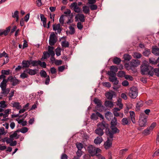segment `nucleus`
Here are the masks:
<instances>
[{
	"mask_svg": "<svg viewBox=\"0 0 159 159\" xmlns=\"http://www.w3.org/2000/svg\"><path fill=\"white\" fill-rule=\"evenodd\" d=\"M121 61L120 59L117 57H115L113 59V62L115 64H119Z\"/></svg>",
	"mask_w": 159,
	"mask_h": 159,
	"instance_id": "e433bc0d",
	"label": "nucleus"
},
{
	"mask_svg": "<svg viewBox=\"0 0 159 159\" xmlns=\"http://www.w3.org/2000/svg\"><path fill=\"white\" fill-rule=\"evenodd\" d=\"M75 18L76 21L79 20L80 22H84L85 21L84 16L83 14H78Z\"/></svg>",
	"mask_w": 159,
	"mask_h": 159,
	"instance_id": "4468645a",
	"label": "nucleus"
},
{
	"mask_svg": "<svg viewBox=\"0 0 159 159\" xmlns=\"http://www.w3.org/2000/svg\"><path fill=\"white\" fill-rule=\"evenodd\" d=\"M22 64L24 67L28 68L29 67L30 65L31 64L28 61H23Z\"/></svg>",
	"mask_w": 159,
	"mask_h": 159,
	"instance_id": "f704fd0d",
	"label": "nucleus"
},
{
	"mask_svg": "<svg viewBox=\"0 0 159 159\" xmlns=\"http://www.w3.org/2000/svg\"><path fill=\"white\" fill-rule=\"evenodd\" d=\"M59 20L60 23L62 25H63L64 23V16L63 15H62L61 16V17L60 18Z\"/></svg>",
	"mask_w": 159,
	"mask_h": 159,
	"instance_id": "680f3d73",
	"label": "nucleus"
},
{
	"mask_svg": "<svg viewBox=\"0 0 159 159\" xmlns=\"http://www.w3.org/2000/svg\"><path fill=\"white\" fill-rule=\"evenodd\" d=\"M98 128L95 130V134L99 136H102L104 134L103 130L105 129L107 130L109 127L108 125L104 121H102L97 125Z\"/></svg>",
	"mask_w": 159,
	"mask_h": 159,
	"instance_id": "f03ea898",
	"label": "nucleus"
},
{
	"mask_svg": "<svg viewBox=\"0 0 159 159\" xmlns=\"http://www.w3.org/2000/svg\"><path fill=\"white\" fill-rule=\"evenodd\" d=\"M148 116L144 113H141L139 116V125L141 127L145 126L147 125Z\"/></svg>",
	"mask_w": 159,
	"mask_h": 159,
	"instance_id": "39448f33",
	"label": "nucleus"
},
{
	"mask_svg": "<svg viewBox=\"0 0 159 159\" xmlns=\"http://www.w3.org/2000/svg\"><path fill=\"white\" fill-rule=\"evenodd\" d=\"M8 115L5 113H3V119H1L2 121H7L8 119V118H7L8 116Z\"/></svg>",
	"mask_w": 159,
	"mask_h": 159,
	"instance_id": "052dcab7",
	"label": "nucleus"
},
{
	"mask_svg": "<svg viewBox=\"0 0 159 159\" xmlns=\"http://www.w3.org/2000/svg\"><path fill=\"white\" fill-rule=\"evenodd\" d=\"M71 7L73 8L74 11L76 13H79L81 11L80 8L77 5L76 2H74L71 4Z\"/></svg>",
	"mask_w": 159,
	"mask_h": 159,
	"instance_id": "ddd939ff",
	"label": "nucleus"
},
{
	"mask_svg": "<svg viewBox=\"0 0 159 159\" xmlns=\"http://www.w3.org/2000/svg\"><path fill=\"white\" fill-rule=\"evenodd\" d=\"M54 48L52 46H48V52L50 54V55L54 56L55 54L53 51Z\"/></svg>",
	"mask_w": 159,
	"mask_h": 159,
	"instance_id": "cd10ccee",
	"label": "nucleus"
},
{
	"mask_svg": "<svg viewBox=\"0 0 159 159\" xmlns=\"http://www.w3.org/2000/svg\"><path fill=\"white\" fill-rule=\"evenodd\" d=\"M83 11L85 14H89L90 12L89 8L87 6H84L83 7Z\"/></svg>",
	"mask_w": 159,
	"mask_h": 159,
	"instance_id": "c756f323",
	"label": "nucleus"
},
{
	"mask_svg": "<svg viewBox=\"0 0 159 159\" xmlns=\"http://www.w3.org/2000/svg\"><path fill=\"white\" fill-rule=\"evenodd\" d=\"M28 129L26 127H24L21 128L20 130V132L23 133H25L27 132Z\"/></svg>",
	"mask_w": 159,
	"mask_h": 159,
	"instance_id": "5fc2aeb1",
	"label": "nucleus"
},
{
	"mask_svg": "<svg viewBox=\"0 0 159 159\" xmlns=\"http://www.w3.org/2000/svg\"><path fill=\"white\" fill-rule=\"evenodd\" d=\"M149 61L150 63L153 65H155L157 64V62L156 60L153 58H149Z\"/></svg>",
	"mask_w": 159,
	"mask_h": 159,
	"instance_id": "603ef678",
	"label": "nucleus"
},
{
	"mask_svg": "<svg viewBox=\"0 0 159 159\" xmlns=\"http://www.w3.org/2000/svg\"><path fill=\"white\" fill-rule=\"evenodd\" d=\"M7 82V80L5 79H3L2 81L0 84V87L1 89L6 88V84Z\"/></svg>",
	"mask_w": 159,
	"mask_h": 159,
	"instance_id": "c85d7f7f",
	"label": "nucleus"
},
{
	"mask_svg": "<svg viewBox=\"0 0 159 159\" xmlns=\"http://www.w3.org/2000/svg\"><path fill=\"white\" fill-rule=\"evenodd\" d=\"M69 29L70 31L69 32V33L70 34H73L75 32V30L74 28L72 26H70L69 27Z\"/></svg>",
	"mask_w": 159,
	"mask_h": 159,
	"instance_id": "79ce46f5",
	"label": "nucleus"
},
{
	"mask_svg": "<svg viewBox=\"0 0 159 159\" xmlns=\"http://www.w3.org/2000/svg\"><path fill=\"white\" fill-rule=\"evenodd\" d=\"M57 40V38L54 32H52L49 37V44L51 46L54 45L55 43L56 42Z\"/></svg>",
	"mask_w": 159,
	"mask_h": 159,
	"instance_id": "1a4fd4ad",
	"label": "nucleus"
},
{
	"mask_svg": "<svg viewBox=\"0 0 159 159\" xmlns=\"http://www.w3.org/2000/svg\"><path fill=\"white\" fill-rule=\"evenodd\" d=\"M40 16L41 21L43 22V26L44 27H47L46 18L43 14H40Z\"/></svg>",
	"mask_w": 159,
	"mask_h": 159,
	"instance_id": "a211bd4d",
	"label": "nucleus"
},
{
	"mask_svg": "<svg viewBox=\"0 0 159 159\" xmlns=\"http://www.w3.org/2000/svg\"><path fill=\"white\" fill-rule=\"evenodd\" d=\"M152 131L151 130H150V129L148 127L147 129H145L143 132V134H144L145 135H148Z\"/></svg>",
	"mask_w": 159,
	"mask_h": 159,
	"instance_id": "de8ad7c7",
	"label": "nucleus"
},
{
	"mask_svg": "<svg viewBox=\"0 0 159 159\" xmlns=\"http://www.w3.org/2000/svg\"><path fill=\"white\" fill-rule=\"evenodd\" d=\"M110 70L108 72L107 74H109V73L111 72H112L113 73H115V74H116V73L118 69L116 66H111Z\"/></svg>",
	"mask_w": 159,
	"mask_h": 159,
	"instance_id": "bb28decb",
	"label": "nucleus"
},
{
	"mask_svg": "<svg viewBox=\"0 0 159 159\" xmlns=\"http://www.w3.org/2000/svg\"><path fill=\"white\" fill-rule=\"evenodd\" d=\"M11 106L13 108H15L16 109L19 110L21 108V106L20 105V103L17 102L12 101L11 103Z\"/></svg>",
	"mask_w": 159,
	"mask_h": 159,
	"instance_id": "f3484780",
	"label": "nucleus"
},
{
	"mask_svg": "<svg viewBox=\"0 0 159 159\" xmlns=\"http://www.w3.org/2000/svg\"><path fill=\"white\" fill-rule=\"evenodd\" d=\"M43 53V56L41 59L42 61H43L44 59H47L49 58L50 55V54L47 51L44 52Z\"/></svg>",
	"mask_w": 159,
	"mask_h": 159,
	"instance_id": "5701e85b",
	"label": "nucleus"
},
{
	"mask_svg": "<svg viewBox=\"0 0 159 159\" xmlns=\"http://www.w3.org/2000/svg\"><path fill=\"white\" fill-rule=\"evenodd\" d=\"M104 104L106 107H112L113 106V103L110 101H106Z\"/></svg>",
	"mask_w": 159,
	"mask_h": 159,
	"instance_id": "7c9ffc66",
	"label": "nucleus"
},
{
	"mask_svg": "<svg viewBox=\"0 0 159 159\" xmlns=\"http://www.w3.org/2000/svg\"><path fill=\"white\" fill-rule=\"evenodd\" d=\"M89 153L92 156H94L95 155L99 156V154H98V153L100 152L101 150L98 148H96L92 145H90L87 148Z\"/></svg>",
	"mask_w": 159,
	"mask_h": 159,
	"instance_id": "7ed1b4c3",
	"label": "nucleus"
},
{
	"mask_svg": "<svg viewBox=\"0 0 159 159\" xmlns=\"http://www.w3.org/2000/svg\"><path fill=\"white\" fill-rule=\"evenodd\" d=\"M25 72H24L23 73H21L20 75V77L22 79H24L25 78H27L28 77V76L25 73Z\"/></svg>",
	"mask_w": 159,
	"mask_h": 159,
	"instance_id": "e2e57ef3",
	"label": "nucleus"
},
{
	"mask_svg": "<svg viewBox=\"0 0 159 159\" xmlns=\"http://www.w3.org/2000/svg\"><path fill=\"white\" fill-rule=\"evenodd\" d=\"M141 72L142 75H149L152 76L153 75V68L149 66L147 63L144 62L140 66Z\"/></svg>",
	"mask_w": 159,
	"mask_h": 159,
	"instance_id": "f257e3e1",
	"label": "nucleus"
},
{
	"mask_svg": "<svg viewBox=\"0 0 159 159\" xmlns=\"http://www.w3.org/2000/svg\"><path fill=\"white\" fill-rule=\"evenodd\" d=\"M121 124L123 125H128L129 124L127 118H124L121 120Z\"/></svg>",
	"mask_w": 159,
	"mask_h": 159,
	"instance_id": "72a5a7b5",
	"label": "nucleus"
},
{
	"mask_svg": "<svg viewBox=\"0 0 159 159\" xmlns=\"http://www.w3.org/2000/svg\"><path fill=\"white\" fill-rule=\"evenodd\" d=\"M19 12L17 11H16L12 15V17L16 18V21H17L19 20Z\"/></svg>",
	"mask_w": 159,
	"mask_h": 159,
	"instance_id": "58836bf2",
	"label": "nucleus"
},
{
	"mask_svg": "<svg viewBox=\"0 0 159 159\" xmlns=\"http://www.w3.org/2000/svg\"><path fill=\"white\" fill-rule=\"evenodd\" d=\"M11 27L10 26H8L7 27L6 30H0V36H2L4 35L5 36L7 35L10 32Z\"/></svg>",
	"mask_w": 159,
	"mask_h": 159,
	"instance_id": "f8f14e48",
	"label": "nucleus"
},
{
	"mask_svg": "<svg viewBox=\"0 0 159 159\" xmlns=\"http://www.w3.org/2000/svg\"><path fill=\"white\" fill-rule=\"evenodd\" d=\"M125 72L123 71H119L117 74V76L119 77H125Z\"/></svg>",
	"mask_w": 159,
	"mask_h": 159,
	"instance_id": "49530a36",
	"label": "nucleus"
},
{
	"mask_svg": "<svg viewBox=\"0 0 159 159\" xmlns=\"http://www.w3.org/2000/svg\"><path fill=\"white\" fill-rule=\"evenodd\" d=\"M1 89L2 92H1V93L3 94L5 96H7V94L9 93L10 91L9 89H6V88Z\"/></svg>",
	"mask_w": 159,
	"mask_h": 159,
	"instance_id": "a878e982",
	"label": "nucleus"
},
{
	"mask_svg": "<svg viewBox=\"0 0 159 159\" xmlns=\"http://www.w3.org/2000/svg\"><path fill=\"white\" fill-rule=\"evenodd\" d=\"M156 123L153 122L151 124L150 126L148 128L150 129V130H151L152 131V129L156 126Z\"/></svg>",
	"mask_w": 159,
	"mask_h": 159,
	"instance_id": "774afa93",
	"label": "nucleus"
},
{
	"mask_svg": "<svg viewBox=\"0 0 159 159\" xmlns=\"http://www.w3.org/2000/svg\"><path fill=\"white\" fill-rule=\"evenodd\" d=\"M138 93V90L136 87H133L131 88L129 92V96L132 98H135Z\"/></svg>",
	"mask_w": 159,
	"mask_h": 159,
	"instance_id": "0eeeda50",
	"label": "nucleus"
},
{
	"mask_svg": "<svg viewBox=\"0 0 159 159\" xmlns=\"http://www.w3.org/2000/svg\"><path fill=\"white\" fill-rule=\"evenodd\" d=\"M108 75L109 76L108 78L109 80L113 83L114 85H117L118 84L119 80L116 77V74L111 72L109 73V74H108Z\"/></svg>",
	"mask_w": 159,
	"mask_h": 159,
	"instance_id": "423d86ee",
	"label": "nucleus"
},
{
	"mask_svg": "<svg viewBox=\"0 0 159 159\" xmlns=\"http://www.w3.org/2000/svg\"><path fill=\"white\" fill-rule=\"evenodd\" d=\"M7 80L10 82L11 84L13 86L19 84L20 82V81L17 79L16 77L12 76L9 77L8 78Z\"/></svg>",
	"mask_w": 159,
	"mask_h": 159,
	"instance_id": "6e6552de",
	"label": "nucleus"
},
{
	"mask_svg": "<svg viewBox=\"0 0 159 159\" xmlns=\"http://www.w3.org/2000/svg\"><path fill=\"white\" fill-rule=\"evenodd\" d=\"M98 117L101 118L102 119H104L103 116L98 112L96 111L95 113H93L91 116V118L92 119L97 120Z\"/></svg>",
	"mask_w": 159,
	"mask_h": 159,
	"instance_id": "9b49d317",
	"label": "nucleus"
},
{
	"mask_svg": "<svg viewBox=\"0 0 159 159\" xmlns=\"http://www.w3.org/2000/svg\"><path fill=\"white\" fill-rule=\"evenodd\" d=\"M133 56L134 58L138 59L140 58L141 57L142 55L140 53H139L137 52H135L134 53L133 55Z\"/></svg>",
	"mask_w": 159,
	"mask_h": 159,
	"instance_id": "c03bdc74",
	"label": "nucleus"
},
{
	"mask_svg": "<svg viewBox=\"0 0 159 159\" xmlns=\"http://www.w3.org/2000/svg\"><path fill=\"white\" fill-rule=\"evenodd\" d=\"M6 102L4 101L0 102V107L2 108H5L7 105L5 104Z\"/></svg>",
	"mask_w": 159,
	"mask_h": 159,
	"instance_id": "6e6d98bb",
	"label": "nucleus"
},
{
	"mask_svg": "<svg viewBox=\"0 0 159 159\" xmlns=\"http://www.w3.org/2000/svg\"><path fill=\"white\" fill-rule=\"evenodd\" d=\"M40 61H36V60H34L32 61L31 63V64H32L33 66H38L40 64Z\"/></svg>",
	"mask_w": 159,
	"mask_h": 159,
	"instance_id": "37998d69",
	"label": "nucleus"
},
{
	"mask_svg": "<svg viewBox=\"0 0 159 159\" xmlns=\"http://www.w3.org/2000/svg\"><path fill=\"white\" fill-rule=\"evenodd\" d=\"M106 98L109 100H111L114 96H116L115 93L113 91L107 92L105 95Z\"/></svg>",
	"mask_w": 159,
	"mask_h": 159,
	"instance_id": "dca6fc26",
	"label": "nucleus"
},
{
	"mask_svg": "<svg viewBox=\"0 0 159 159\" xmlns=\"http://www.w3.org/2000/svg\"><path fill=\"white\" fill-rule=\"evenodd\" d=\"M111 130H112V132H111L110 131V132L113 134H116L117 133H118L119 132V130L117 128L116 126H111ZM109 131H110L109 130V129L108 128L107 129Z\"/></svg>",
	"mask_w": 159,
	"mask_h": 159,
	"instance_id": "6ab92c4d",
	"label": "nucleus"
},
{
	"mask_svg": "<svg viewBox=\"0 0 159 159\" xmlns=\"http://www.w3.org/2000/svg\"><path fill=\"white\" fill-rule=\"evenodd\" d=\"M107 134L109 137L107 138V140L104 143V146L106 149H108L112 146L113 134L109 131L108 132H107Z\"/></svg>",
	"mask_w": 159,
	"mask_h": 159,
	"instance_id": "20e7f679",
	"label": "nucleus"
},
{
	"mask_svg": "<svg viewBox=\"0 0 159 159\" xmlns=\"http://www.w3.org/2000/svg\"><path fill=\"white\" fill-rule=\"evenodd\" d=\"M124 58L125 61H129L131 59V56L128 54H125L124 55Z\"/></svg>",
	"mask_w": 159,
	"mask_h": 159,
	"instance_id": "a18cd8bd",
	"label": "nucleus"
},
{
	"mask_svg": "<svg viewBox=\"0 0 159 159\" xmlns=\"http://www.w3.org/2000/svg\"><path fill=\"white\" fill-rule=\"evenodd\" d=\"M2 73L4 75H8L10 74V70H2Z\"/></svg>",
	"mask_w": 159,
	"mask_h": 159,
	"instance_id": "69168bd1",
	"label": "nucleus"
},
{
	"mask_svg": "<svg viewBox=\"0 0 159 159\" xmlns=\"http://www.w3.org/2000/svg\"><path fill=\"white\" fill-rule=\"evenodd\" d=\"M24 72H26L29 75H35L36 73V70H32L31 69H28L24 71Z\"/></svg>",
	"mask_w": 159,
	"mask_h": 159,
	"instance_id": "4be33fe9",
	"label": "nucleus"
},
{
	"mask_svg": "<svg viewBox=\"0 0 159 159\" xmlns=\"http://www.w3.org/2000/svg\"><path fill=\"white\" fill-rule=\"evenodd\" d=\"M77 28L80 30H81L83 28V25L80 22H78L77 24Z\"/></svg>",
	"mask_w": 159,
	"mask_h": 159,
	"instance_id": "4d7b16f0",
	"label": "nucleus"
},
{
	"mask_svg": "<svg viewBox=\"0 0 159 159\" xmlns=\"http://www.w3.org/2000/svg\"><path fill=\"white\" fill-rule=\"evenodd\" d=\"M103 139L101 136L97 137L94 140V143L96 144H100L103 141Z\"/></svg>",
	"mask_w": 159,
	"mask_h": 159,
	"instance_id": "aec40b11",
	"label": "nucleus"
},
{
	"mask_svg": "<svg viewBox=\"0 0 159 159\" xmlns=\"http://www.w3.org/2000/svg\"><path fill=\"white\" fill-rule=\"evenodd\" d=\"M150 53V51L149 50H147L144 51L143 52L144 55L145 56H148Z\"/></svg>",
	"mask_w": 159,
	"mask_h": 159,
	"instance_id": "338daca9",
	"label": "nucleus"
},
{
	"mask_svg": "<svg viewBox=\"0 0 159 159\" xmlns=\"http://www.w3.org/2000/svg\"><path fill=\"white\" fill-rule=\"evenodd\" d=\"M130 116L131 121L133 123L135 124L136 122L135 120V113L133 111H130L129 112Z\"/></svg>",
	"mask_w": 159,
	"mask_h": 159,
	"instance_id": "412c9836",
	"label": "nucleus"
},
{
	"mask_svg": "<svg viewBox=\"0 0 159 159\" xmlns=\"http://www.w3.org/2000/svg\"><path fill=\"white\" fill-rule=\"evenodd\" d=\"M40 64H39L40 66L42 67L43 68H46V64L45 62L43 61L42 62L40 61Z\"/></svg>",
	"mask_w": 159,
	"mask_h": 159,
	"instance_id": "0e129e2a",
	"label": "nucleus"
},
{
	"mask_svg": "<svg viewBox=\"0 0 159 159\" xmlns=\"http://www.w3.org/2000/svg\"><path fill=\"white\" fill-rule=\"evenodd\" d=\"M143 102L140 101L139 102L137 103L136 106V110H139L140 109V108L143 106Z\"/></svg>",
	"mask_w": 159,
	"mask_h": 159,
	"instance_id": "a19ab883",
	"label": "nucleus"
},
{
	"mask_svg": "<svg viewBox=\"0 0 159 159\" xmlns=\"http://www.w3.org/2000/svg\"><path fill=\"white\" fill-rule=\"evenodd\" d=\"M152 53L156 56H159V48L156 47L153 48L152 51Z\"/></svg>",
	"mask_w": 159,
	"mask_h": 159,
	"instance_id": "393cba45",
	"label": "nucleus"
},
{
	"mask_svg": "<svg viewBox=\"0 0 159 159\" xmlns=\"http://www.w3.org/2000/svg\"><path fill=\"white\" fill-rule=\"evenodd\" d=\"M40 74L41 76L42 77L44 78H46L47 77V74L46 72L44 70H41Z\"/></svg>",
	"mask_w": 159,
	"mask_h": 159,
	"instance_id": "09e8293b",
	"label": "nucleus"
},
{
	"mask_svg": "<svg viewBox=\"0 0 159 159\" xmlns=\"http://www.w3.org/2000/svg\"><path fill=\"white\" fill-rule=\"evenodd\" d=\"M56 54L57 56H60L61 54V49L59 47H57L55 50Z\"/></svg>",
	"mask_w": 159,
	"mask_h": 159,
	"instance_id": "8fccbe9b",
	"label": "nucleus"
},
{
	"mask_svg": "<svg viewBox=\"0 0 159 159\" xmlns=\"http://www.w3.org/2000/svg\"><path fill=\"white\" fill-rule=\"evenodd\" d=\"M118 103L117 105L119 107V108L120 109H122L123 108V105L121 103V99H119L117 100Z\"/></svg>",
	"mask_w": 159,
	"mask_h": 159,
	"instance_id": "864d4df0",
	"label": "nucleus"
},
{
	"mask_svg": "<svg viewBox=\"0 0 159 159\" xmlns=\"http://www.w3.org/2000/svg\"><path fill=\"white\" fill-rule=\"evenodd\" d=\"M140 61L138 59H133L131 60L130 64L131 66L136 67L140 65Z\"/></svg>",
	"mask_w": 159,
	"mask_h": 159,
	"instance_id": "2eb2a0df",
	"label": "nucleus"
},
{
	"mask_svg": "<svg viewBox=\"0 0 159 159\" xmlns=\"http://www.w3.org/2000/svg\"><path fill=\"white\" fill-rule=\"evenodd\" d=\"M61 44V46L63 48H68L69 47V43L66 41H62Z\"/></svg>",
	"mask_w": 159,
	"mask_h": 159,
	"instance_id": "c9c22d12",
	"label": "nucleus"
},
{
	"mask_svg": "<svg viewBox=\"0 0 159 159\" xmlns=\"http://www.w3.org/2000/svg\"><path fill=\"white\" fill-rule=\"evenodd\" d=\"M17 132V131H15L13 134L10 135V138H11L13 140L14 139H18L19 138V135H18Z\"/></svg>",
	"mask_w": 159,
	"mask_h": 159,
	"instance_id": "b1692460",
	"label": "nucleus"
},
{
	"mask_svg": "<svg viewBox=\"0 0 159 159\" xmlns=\"http://www.w3.org/2000/svg\"><path fill=\"white\" fill-rule=\"evenodd\" d=\"M128 151L127 148H124L120 150L119 152V154L120 156H122L125 154V152Z\"/></svg>",
	"mask_w": 159,
	"mask_h": 159,
	"instance_id": "4c0bfd02",
	"label": "nucleus"
},
{
	"mask_svg": "<svg viewBox=\"0 0 159 159\" xmlns=\"http://www.w3.org/2000/svg\"><path fill=\"white\" fill-rule=\"evenodd\" d=\"M117 122L116 118L115 117H114L112 120L111 122V126H116L117 125Z\"/></svg>",
	"mask_w": 159,
	"mask_h": 159,
	"instance_id": "ea45409f",
	"label": "nucleus"
},
{
	"mask_svg": "<svg viewBox=\"0 0 159 159\" xmlns=\"http://www.w3.org/2000/svg\"><path fill=\"white\" fill-rule=\"evenodd\" d=\"M112 116V114L110 111H107L105 113V117L108 120H111Z\"/></svg>",
	"mask_w": 159,
	"mask_h": 159,
	"instance_id": "473e14b6",
	"label": "nucleus"
},
{
	"mask_svg": "<svg viewBox=\"0 0 159 159\" xmlns=\"http://www.w3.org/2000/svg\"><path fill=\"white\" fill-rule=\"evenodd\" d=\"M18 123L19 124H20L23 126H24L26 125L27 122L26 120L23 121L21 120H20L18 121Z\"/></svg>",
	"mask_w": 159,
	"mask_h": 159,
	"instance_id": "bf43d9fd",
	"label": "nucleus"
},
{
	"mask_svg": "<svg viewBox=\"0 0 159 159\" xmlns=\"http://www.w3.org/2000/svg\"><path fill=\"white\" fill-rule=\"evenodd\" d=\"M90 8L92 10H96L97 8V6L95 4H92L89 6Z\"/></svg>",
	"mask_w": 159,
	"mask_h": 159,
	"instance_id": "13d9d810",
	"label": "nucleus"
},
{
	"mask_svg": "<svg viewBox=\"0 0 159 159\" xmlns=\"http://www.w3.org/2000/svg\"><path fill=\"white\" fill-rule=\"evenodd\" d=\"M53 30L54 31H57V32H56V34H57L58 33L60 34L61 32L62 29L61 27L60 24H55L52 25Z\"/></svg>",
	"mask_w": 159,
	"mask_h": 159,
	"instance_id": "9d476101",
	"label": "nucleus"
},
{
	"mask_svg": "<svg viewBox=\"0 0 159 159\" xmlns=\"http://www.w3.org/2000/svg\"><path fill=\"white\" fill-rule=\"evenodd\" d=\"M76 146L79 150H81L83 147V144L81 143H76Z\"/></svg>",
	"mask_w": 159,
	"mask_h": 159,
	"instance_id": "3c124183",
	"label": "nucleus"
},
{
	"mask_svg": "<svg viewBox=\"0 0 159 159\" xmlns=\"http://www.w3.org/2000/svg\"><path fill=\"white\" fill-rule=\"evenodd\" d=\"M93 102L98 107H100L102 105L101 102L100 100L97 98H95L93 100Z\"/></svg>",
	"mask_w": 159,
	"mask_h": 159,
	"instance_id": "2f4dec72",
	"label": "nucleus"
}]
</instances>
